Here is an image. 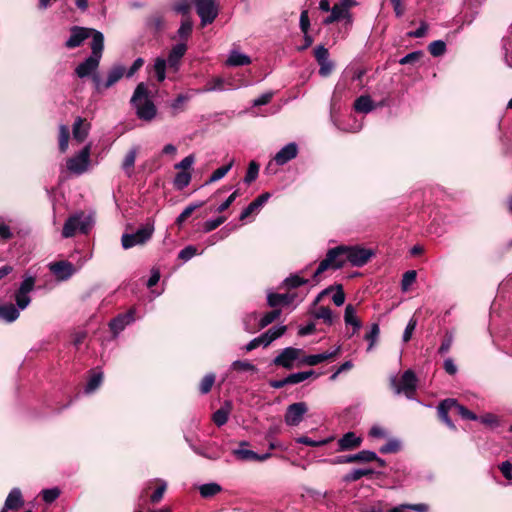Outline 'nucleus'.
<instances>
[{"instance_id":"1","label":"nucleus","mask_w":512,"mask_h":512,"mask_svg":"<svg viewBox=\"0 0 512 512\" xmlns=\"http://www.w3.org/2000/svg\"><path fill=\"white\" fill-rule=\"evenodd\" d=\"M103 48L104 36L100 31H95L93 33V40L91 43V55L85 59V61L80 63L75 69V73L79 78H84L87 76L92 77L94 74H96L95 71L99 66Z\"/></svg>"},{"instance_id":"2","label":"nucleus","mask_w":512,"mask_h":512,"mask_svg":"<svg viewBox=\"0 0 512 512\" xmlns=\"http://www.w3.org/2000/svg\"><path fill=\"white\" fill-rule=\"evenodd\" d=\"M131 104L136 110L139 119L151 121L156 116V107L149 97V90L145 83H139L132 95Z\"/></svg>"},{"instance_id":"3","label":"nucleus","mask_w":512,"mask_h":512,"mask_svg":"<svg viewBox=\"0 0 512 512\" xmlns=\"http://www.w3.org/2000/svg\"><path fill=\"white\" fill-rule=\"evenodd\" d=\"M187 50V46L184 43L176 44L170 51L168 59L158 57L154 62V72L159 82H163L166 78V67L167 65L174 71H178L180 61Z\"/></svg>"},{"instance_id":"4","label":"nucleus","mask_w":512,"mask_h":512,"mask_svg":"<svg viewBox=\"0 0 512 512\" xmlns=\"http://www.w3.org/2000/svg\"><path fill=\"white\" fill-rule=\"evenodd\" d=\"M347 262L344 245H339L329 249L325 259H323L313 274V280L318 281V276L328 269H340Z\"/></svg>"},{"instance_id":"5","label":"nucleus","mask_w":512,"mask_h":512,"mask_svg":"<svg viewBox=\"0 0 512 512\" xmlns=\"http://www.w3.org/2000/svg\"><path fill=\"white\" fill-rule=\"evenodd\" d=\"M93 220L83 212L70 216L64 223L62 236L64 238L73 237L77 232L86 234L91 229Z\"/></svg>"},{"instance_id":"6","label":"nucleus","mask_w":512,"mask_h":512,"mask_svg":"<svg viewBox=\"0 0 512 512\" xmlns=\"http://www.w3.org/2000/svg\"><path fill=\"white\" fill-rule=\"evenodd\" d=\"M36 283V277L29 273L23 276V280L16 290L14 298L19 309H26L31 303L29 293L33 291Z\"/></svg>"},{"instance_id":"7","label":"nucleus","mask_w":512,"mask_h":512,"mask_svg":"<svg viewBox=\"0 0 512 512\" xmlns=\"http://www.w3.org/2000/svg\"><path fill=\"white\" fill-rule=\"evenodd\" d=\"M154 226L146 224L140 227L135 233L123 234L121 237V244L124 249H130L136 245L146 243L153 235Z\"/></svg>"},{"instance_id":"8","label":"nucleus","mask_w":512,"mask_h":512,"mask_svg":"<svg viewBox=\"0 0 512 512\" xmlns=\"http://www.w3.org/2000/svg\"><path fill=\"white\" fill-rule=\"evenodd\" d=\"M90 150L91 145L88 144L76 156L68 159V170L77 175L86 172L90 164Z\"/></svg>"},{"instance_id":"9","label":"nucleus","mask_w":512,"mask_h":512,"mask_svg":"<svg viewBox=\"0 0 512 512\" xmlns=\"http://www.w3.org/2000/svg\"><path fill=\"white\" fill-rule=\"evenodd\" d=\"M124 73V66L116 65L110 69V71L107 74V79L105 81H102L98 74H94L92 76V81L94 83L96 91L102 92L103 90L112 87L123 77Z\"/></svg>"},{"instance_id":"10","label":"nucleus","mask_w":512,"mask_h":512,"mask_svg":"<svg viewBox=\"0 0 512 512\" xmlns=\"http://www.w3.org/2000/svg\"><path fill=\"white\" fill-rule=\"evenodd\" d=\"M194 3L202 26L211 24L216 19L218 7L214 0H195Z\"/></svg>"},{"instance_id":"11","label":"nucleus","mask_w":512,"mask_h":512,"mask_svg":"<svg viewBox=\"0 0 512 512\" xmlns=\"http://www.w3.org/2000/svg\"><path fill=\"white\" fill-rule=\"evenodd\" d=\"M347 262L352 266L361 267L373 256V251L359 246L344 245Z\"/></svg>"},{"instance_id":"12","label":"nucleus","mask_w":512,"mask_h":512,"mask_svg":"<svg viewBox=\"0 0 512 512\" xmlns=\"http://www.w3.org/2000/svg\"><path fill=\"white\" fill-rule=\"evenodd\" d=\"M356 3L354 0H341L340 2L334 4L331 8V14L323 20L325 25L332 24L341 19H347L348 22H351L350 8L354 6Z\"/></svg>"},{"instance_id":"13","label":"nucleus","mask_w":512,"mask_h":512,"mask_svg":"<svg viewBox=\"0 0 512 512\" xmlns=\"http://www.w3.org/2000/svg\"><path fill=\"white\" fill-rule=\"evenodd\" d=\"M416 382V376L411 370H407L403 373L399 383H396L395 378L391 380L395 393H404L408 398H411L414 394L416 390Z\"/></svg>"},{"instance_id":"14","label":"nucleus","mask_w":512,"mask_h":512,"mask_svg":"<svg viewBox=\"0 0 512 512\" xmlns=\"http://www.w3.org/2000/svg\"><path fill=\"white\" fill-rule=\"evenodd\" d=\"M307 412L308 405L305 402L290 404L288 405L284 416L285 423L288 426H298Z\"/></svg>"},{"instance_id":"15","label":"nucleus","mask_w":512,"mask_h":512,"mask_svg":"<svg viewBox=\"0 0 512 512\" xmlns=\"http://www.w3.org/2000/svg\"><path fill=\"white\" fill-rule=\"evenodd\" d=\"M302 353V349L287 347L280 352V354L273 360V363L277 366L291 369L293 368L296 360H301L300 356Z\"/></svg>"},{"instance_id":"16","label":"nucleus","mask_w":512,"mask_h":512,"mask_svg":"<svg viewBox=\"0 0 512 512\" xmlns=\"http://www.w3.org/2000/svg\"><path fill=\"white\" fill-rule=\"evenodd\" d=\"M96 30L74 26L71 28V35L65 42V46L69 49L79 47L90 35Z\"/></svg>"},{"instance_id":"17","label":"nucleus","mask_w":512,"mask_h":512,"mask_svg":"<svg viewBox=\"0 0 512 512\" xmlns=\"http://www.w3.org/2000/svg\"><path fill=\"white\" fill-rule=\"evenodd\" d=\"M49 269L60 281L68 280L76 271L74 265L68 261L51 263Z\"/></svg>"},{"instance_id":"18","label":"nucleus","mask_w":512,"mask_h":512,"mask_svg":"<svg viewBox=\"0 0 512 512\" xmlns=\"http://www.w3.org/2000/svg\"><path fill=\"white\" fill-rule=\"evenodd\" d=\"M377 459V454L373 451L363 450L353 455L338 456L333 460L334 464L352 463V462H371Z\"/></svg>"},{"instance_id":"19","label":"nucleus","mask_w":512,"mask_h":512,"mask_svg":"<svg viewBox=\"0 0 512 512\" xmlns=\"http://www.w3.org/2000/svg\"><path fill=\"white\" fill-rule=\"evenodd\" d=\"M135 309H130L124 314H119L117 317L112 319L109 323V327L114 335H118L124 328L134 322L135 320Z\"/></svg>"},{"instance_id":"20","label":"nucleus","mask_w":512,"mask_h":512,"mask_svg":"<svg viewBox=\"0 0 512 512\" xmlns=\"http://www.w3.org/2000/svg\"><path fill=\"white\" fill-rule=\"evenodd\" d=\"M298 154V146L296 143L291 142L280 149L274 156V161L277 165H284L290 160L294 159Z\"/></svg>"},{"instance_id":"21","label":"nucleus","mask_w":512,"mask_h":512,"mask_svg":"<svg viewBox=\"0 0 512 512\" xmlns=\"http://www.w3.org/2000/svg\"><path fill=\"white\" fill-rule=\"evenodd\" d=\"M340 350H341V346H337L332 351H327V352H323V353L315 354V355H308V356H305L304 358H302L300 360V363L307 364L310 366H315V365L322 363L326 360L334 358L335 356H337L339 354Z\"/></svg>"},{"instance_id":"22","label":"nucleus","mask_w":512,"mask_h":512,"mask_svg":"<svg viewBox=\"0 0 512 512\" xmlns=\"http://www.w3.org/2000/svg\"><path fill=\"white\" fill-rule=\"evenodd\" d=\"M24 504L20 489L14 488L8 494L4 507L0 512H8V510H17Z\"/></svg>"},{"instance_id":"23","label":"nucleus","mask_w":512,"mask_h":512,"mask_svg":"<svg viewBox=\"0 0 512 512\" xmlns=\"http://www.w3.org/2000/svg\"><path fill=\"white\" fill-rule=\"evenodd\" d=\"M270 194L268 192L262 193L254 199L240 214V220H244L252 213L257 212L269 200Z\"/></svg>"},{"instance_id":"24","label":"nucleus","mask_w":512,"mask_h":512,"mask_svg":"<svg viewBox=\"0 0 512 512\" xmlns=\"http://www.w3.org/2000/svg\"><path fill=\"white\" fill-rule=\"evenodd\" d=\"M295 298L294 294H279V293H268L267 302L270 307L276 308L278 306L289 305Z\"/></svg>"},{"instance_id":"25","label":"nucleus","mask_w":512,"mask_h":512,"mask_svg":"<svg viewBox=\"0 0 512 512\" xmlns=\"http://www.w3.org/2000/svg\"><path fill=\"white\" fill-rule=\"evenodd\" d=\"M344 321L346 325H351L353 327L352 334L358 332L362 327V323L357 317L356 308L351 304H348L345 308Z\"/></svg>"},{"instance_id":"26","label":"nucleus","mask_w":512,"mask_h":512,"mask_svg":"<svg viewBox=\"0 0 512 512\" xmlns=\"http://www.w3.org/2000/svg\"><path fill=\"white\" fill-rule=\"evenodd\" d=\"M361 444V438L357 437L355 433L348 432L344 434L339 440H338V446L339 450L341 451H347L354 448H357Z\"/></svg>"},{"instance_id":"27","label":"nucleus","mask_w":512,"mask_h":512,"mask_svg":"<svg viewBox=\"0 0 512 512\" xmlns=\"http://www.w3.org/2000/svg\"><path fill=\"white\" fill-rule=\"evenodd\" d=\"M21 310L12 303L0 305V319L8 323L14 322L18 319Z\"/></svg>"},{"instance_id":"28","label":"nucleus","mask_w":512,"mask_h":512,"mask_svg":"<svg viewBox=\"0 0 512 512\" xmlns=\"http://www.w3.org/2000/svg\"><path fill=\"white\" fill-rule=\"evenodd\" d=\"M192 96L193 95L191 93L177 95V97L174 100H172L169 104L172 115L175 116L185 111L186 104L191 100Z\"/></svg>"},{"instance_id":"29","label":"nucleus","mask_w":512,"mask_h":512,"mask_svg":"<svg viewBox=\"0 0 512 512\" xmlns=\"http://www.w3.org/2000/svg\"><path fill=\"white\" fill-rule=\"evenodd\" d=\"M451 405H454V399H445L438 406V414L441 420L451 429H455V425L448 416L452 411Z\"/></svg>"},{"instance_id":"30","label":"nucleus","mask_w":512,"mask_h":512,"mask_svg":"<svg viewBox=\"0 0 512 512\" xmlns=\"http://www.w3.org/2000/svg\"><path fill=\"white\" fill-rule=\"evenodd\" d=\"M137 153L138 147H132L123 159L122 169L128 177H131L133 175Z\"/></svg>"},{"instance_id":"31","label":"nucleus","mask_w":512,"mask_h":512,"mask_svg":"<svg viewBox=\"0 0 512 512\" xmlns=\"http://www.w3.org/2000/svg\"><path fill=\"white\" fill-rule=\"evenodd\" d=\"M89 131V124H85L81 117H78L73 124V138L78 142L84 141Z\"/></svg>"},{"instance_id":"32","label":"nucleus","mask_w":512,"mask_h":512,"mask_svg":"<svg viewBox=\"0 0 512 512\" xmlns=\"http://www.w3.org/2000/svg\"><path fill=\"white\" fill-rule=\"evenodd\" d=\"M251 63V59L248 55L243 54L239 51L232 50L226 61L228 66H245Z\"/></svg>"},{"instance_id":"33","label":"nucleus","mask_w":512,"mask_h":512,"mask_svg":"<svg viewBox=\"0 0 512 512\" xmlns=\"http://www.w3.org/2000/svg\"><path fill=\"white\" fill-rule=\"evenodd\" d=\"M198 490H199L201 497L207 499V498H212L215 495L222 492L223 488L220 484H218L216 482H210V483H205V484L200 485L198 487Z\"/></svg>"},{"instance_id":"34","label":"nucleus","mask_w":512,"mask_h":512,"mask_svg":"<svg viewBox=\"0 0 512 512\" xmlns=\"http://www.w3.org/2000/svg\"><path fill=\"white\" fill-rule=\"evenodd\" d=\"M224 88V80L220 77H216L209 81L203 88L191 90L194 94L200 93H208L213 91H223Z\"/></svg>"},{"instance_id":"35","label":"nucleus","mask_w":512,"mask_h":512,"mask_svg":"<svg viewBox=\"0 0 512 512\" xmlns=\"http://www.w3.org/2000/svg\"><path fill=\"white\" fill-rule=\"evenodd\" d=\"M248 442L242 441L240 443V448L233 450V455L241 461H255L256 452L243 448L247 446Z\"/></svg>"},{"instance_id":"36","label":"nucleus","mask_w":512,"mask_h":512,"mask_svg":"<svg viewBox=\"0 0 512 512\" xmlns=\"http://www.w3.org/2000/svg\"><path fill=\"white\" fill-rule=\"evenodd\" d=\"M192 179V175L189 171H179L173 180V185L177 190H183L186 188Z\"/></svg>"},{"instance_id":"37","label":"nucleus","mask_w":512,"mask_h":512,"mask_svg":"<svg viewBox=\"0 0 512 512\" xmlns=\"http://www.w3.org/2000/svg\"><path fill=\"white\" fill-rule=\"evenodd\" d=\"M354 108L357 112L369 113L373 110V101L369 96H360L355 100Z\"/></svg>"},{"instance_id":"38","label":"nucleus","mask_w":512,"mask_h":512,"mask_svg":"<svg viewBox=\"0 0 512 512\" xmlns=\"http://www.w3.org/2000/svg\"><path fill=\"white\" fill-rule=\"evenodd\" d=\"M373 473H374V471L372 469H368V468L353 469L344 476V481L354 482V481L361 479L364 476L372 475Z\"/></svg>"},{"instance_id":"39","label":"nucleus","mask_w":512,"mask_h":512,"mask_svg":"<svg viewBox=\"0 0 512 512\" xmlns=\"http://www.w3.org/2000/svg\"><path fill=\"white\" fill-rule=\"evenodd\" d=\"M451 408H452V411H455L463 419L473 420V421L478 420V416L475 413L471 412L466 407L459 404L455 399H454V405H451Z\"/></svg>"},{"instance_id":"40","label":"nucleus","mask_w":512,"mask_h":512,"mask_svg":"<svg viewBox=\"0 0 512 512\" xmlns=\"http://www.w3.org/2000/svg\"><path fill=\"white\" fill-rule=\"evenodd\" d=\"M314 374H315V372L313 370L292 373L287 376V382L289 383V385L298 384V383H301V382L307 380Z\"/></svg>"},{"instance_id":"41","label":"nucleus","mask_w":512,"mask_h":512,"mask_svg":"<svg viewBox=\"0 0 512 512\" xmlns=\"http://www.w3.org/2000/svg\"><path fill=\"white\" fill-rule=\"evenodd\" d=\"M281 311L279 309H274L268 313H266L260 320L259 324L257 326L258 329H262L272 322H274L276 319L280 317Z\"/></svg>"},{"instance_id":"42","label":"nucleus","mask_w":512,"mask_h":512,"mask_svg":"<svg viewBox=\"0 0 512 512\" xmlns=\"http://www.w3.org/2000/svg\"><path fill=\"white\" fill-rule=\"evenodd\" d=\"M233 161H230L227 165H224L218 169H216L210 176L209 180L206 182V184H211L213 182H216L220 179H222L232 168Z\"/></svg>"},{"instance_id":"43","label":"nucleus","mask_w":512,"mask_h":512,"mask_svg":"<svg viewBox=\"0 0 512 512\" xmlns=\"http://www.w3.org/2000/svg\"><path fill=\"white\" fill-rule=\"evenodd\" d=\"M315 318L322 319L326 324L331 325L333 323V313L329 307L321 306L314 313Z\"/></svg>"},{"instance_id":"44","label":"nucleus","mask_w":512,"mask_h":512,"mask_svg":"<svg viewBox=\"0 0 512 512\" xmlns=\"http://www.w3.org/2000/svg\"><path fill=\"white\" fill-rule=\"evenodd\" d=\"M380 334V328L377 323L371 325L370 331L365 335V339L369 341V345L367 347V351H371L374 347L378 337Z\"/></svg>"},{"instance_id":"45","label":"nucleus","mask_w":512,"mask_h":512,"mask_svg":"<svg viewBox=\"0 0 512 512\" xmlns=\"http://www.w3.org/2000/svg\"><path fill=\"white\" fill-rule=\"evenodd\" d=\"M103 375L102 373H94L88 380L87 385L85 387V392L87 394L95 391L102 383Z\"/></svg>"},{"instance_id":"46","label":"nucleus","mask_w":512,"mask_h":512,"mask_svg":"<svg viewBox=\"0 0 512 512\" xmlns=\"http://www.w3.org/2000/svg\"><path fill=\"white\" fill-rule=\"evenodd\" d=\"M231 370L243 371V372H257L255 365L248 361L236 360L231 364Z\"/></svg>"},{"instance_id":"47","label":"nucleus","mask_w":512,"mask_h":512,"mask_svg":"<svg viewBox=\"0 0 512 512\" xmlns=\"http://www.w3.org/2000/svg\"><path fill=\"white\" fill-rule=\"evenodd\" d=\"M69 128L66 125H60L59 127V149L61 152H65L68 148L69 141Z\"/></svg>"},{"instance_id":"48","label":"nucleus","mask_w":512,"mask_h":512,"mask_svg":"<svg viewBox=\"0 0 512 512\" xmlns=\"http://www.w3.org/2000/svg\"><path fill=\"white\" fill-rule=\"evenodd\" d=\"M417 273L415 270L406 271L401 281L402 291L407 292L411 285L416 281Z\"/></svg>"},{"instance_id":"49","label":"nucleus","mask_w":512,"mask_h":512,"mask_svg":"<svg viewBox=\"0 0 512 512\" xmlns=\"http://www.w3.org/2000/svg\"><path fill=\"white\" fill-rule=\"evenodd\" d=\"M229 417V409L227 408H220L213 414V422L218 426H223L227 421Z\"/></svg>"},{"instance_id":"50","label":"nucleus","mask_w":512,"mask_h":512,"mask_svg":"<svg viewBox=\"0 0 512 512\" xmlns=\"http://www.w3.org/2000/svg\"><path fill=\"white\" fill-rule=\"evenodd\" d=\"M258 318L257 313H250L246 315L243 319L244 329L248 333H254L259 330L257 326L254 324Z\"/></svg>"},{"instance_id":"51","label":"nucleus","mask_w":512,"mask_h":512,"mask_svg":"<svg viewBox=\"0 0 512 512\" xmlns=\"http://www.w3.org/2000/svg\"><path fill=\"white\" fill-rule=\"evenodd\" d=\"M428 49L432 56L438 57L445 53L446 44L442 40H436L429 44Z\"/></svg>"},{"instance_id":"52","label":"nucleus","mask_w":512,"mask_h":512,"mask_svg":"<svg viewBox=\"0 0 512 512\" xmlns=\"http://www.w3.org/2000/svg\"><path fill=\"white\" fill-rule=\"evenodd\" d=\"M401 449V442L397 439H391L380 448V453L389 454L396 453Z\"/></svg>"},{"instance_id":"53","label":"nucleus","mask_w":512,"mask_h":512,"mask_svg":"<svg viewBox=\"0 0 512 512\" xmlns=\"http://www.w3.org/2000/svg\"><path fill=\"white\" fill-rule=\"evenodd\" d=\"M195 156L194 154H190L186 156L184 159H182L179 163L174 165V168L179 171H189L193 164L195 163Z\"/></svg>"},{"instance_id":"54","label":"nucleus","mask_w":512,"mask_h":512,"mask_svg":"<svg viewBox=\"0 0 512 512\" xmlns=\"http://www.w3.org/2000/svg\"><path fill=\"white\" fill-rule=\"evenodd\" d=\"M193 24L190 19H184L178 29V35L181 39H187L192 32Z\"/></svg>"},{"instance_id":"55","label":"nucleus","mask_w":512,"mask_h":512,"mask_svg":"<svg viewBox=\"0 0 512 512\" xmlns=\"http://www.w3.org/2000/svg\"><path fill=\"white\" fill-rule=\"evenodd\" d=\"M214 382H215V375L213 373H209V374L205 375L200 383V392L202 394H207L211 390Z\"/></svg>"},{"instance_id":"56","label":"nucleus","mask_w":512,"mask_h":512,"mask_svg":"<svg viewBox=\"0 0 512 512\" xmlns=\"http://www.w3.org/2000/svg\"><path fill=\"white\" fill-rule=\"evenodd\" d=\"M258 172H259L258 164L254 161L250 162L247 172H246V175H245V178H244V181L246 183L253 182L258 176Z\"/></svg>"},{"instance_id":"57","label":"nucleus","mask_w":512,"mask_h":512,"mask_svg":"<svg viewBox=\"0 0 512 512\" xmlns=\"http://www.w3.org/2000/svg\"><path fill=\"white\" fill-rule=\"evenodd\" d=\"M226 221V218L224 216H220L216 219L207 220L203 225L204 232L208 233L216 228H218L221 224H223Z\"/></svg>"},{"instance_id":"58","label":"nucleus","mask_w":512,"mask_h":512,"mask_svg":"<svg viewBox=\"0 0 512 512\" xmlns=\"http://www.w3.org/2000/svg\"><path fill=\"white\" fill-rule=\"evenodd\" d=\"M307 282L308 280L301 278L298 275H292L284 280V285L288 288H297Z\"/></svg>"},{"instance_id":"59","label":"nucleus","mask_w":512,"mask_h":512,"mask_svg":"<svg viewBox=\"0 0 512 512\" xmlns=\"http://www.w3.org/2000/svg\"><path fill=\"white\" fill-rule=\"evenodd\" d=\"M59 495L60 490L58 488L45 489L42 491V497L46 503H52L59 497Z\"/></svg>"},{"instance_id":"60","label":"nucleus","mask_w":512,"mask_h":512,"mask_svg":"<svg viewBox=\"0 0 512 512\" xmlns=\"http://www.w3.org/2000/svg\"><path fill=\"white\" fill-rule=\"evenodd\" d=\"M416 326H417V320L415 318H411L408 321L407 326H406V328L404 330L403 342H408L412 338V335H413V332L416 329Z\"/></svg>"},{"instance_id":"61","label":"nucleus","mask_w":512,"mask_h":512,"mask_svg":"<svg viewBox=\"0 0 512 512\" xmlns=\"http://www.w3.org/2000/svg\"><path fill=\"white\" fill-rule=\"evenodd\" d=\"M478 420L487 425V426H491V427H496L499 425V419L496 415L492 414V413H486L484 414L483 416L481 417H478Z\"/></svg>"},{"instance_id":"62","label":"nucleus","mask_w":512,"mask_h":512,"mask_svg":"<svg viewBox=\"0 0 512 512\" xmlns=\"http://www.w3.org/2000/svg\"><path fill=\"white\" fill-rule=\"evenodd\" d=\"M422 56H423V53L421 51H414V52H411V53L405 55L404 57H402L399 60V63L402 65L414 63V62L418 61Z\"/></svg>"},{"instance_id":"63","label":"nucleus","mask_w":512,"mask_h":512,"mask_svg":"<svg viewBox=\"0 0 512 512\" xmlns=\"http://www.w3.org/2000/svg\"><path fill=\"white\" fill-rule=\"evenodd\" d=\"M314 56L318 63H322L328 60L329 52L323 45H319L314 50Z\"/></svg>"},{"instance_id":"64","label":"nucleus","mask_w":512,"mask_h":512,"mask_svg":"<svg viewBox=\"0 0 512 512\" xmlns=\"http://www.w3.org/2000/svg\"><path fill=\"white\" fill-rule=\"evenodd\" d=\"M165 490H166V482L165 481H160V485L156 488V490L150 496L151 502L152 503L159 502L162 499Z\"/></svg>"}]
</instances>
